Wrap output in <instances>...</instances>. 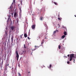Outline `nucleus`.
<instances>
[{
	"label": "nucleus",
	"instance_id": "obj_6",
	"mask_svg": "<svg viewBox=\"0 0 76 76\" xmlns=\"http://www.w3.org/2000/svg\"><path fill=\"white\" fill-rule=\"evenodd\" d=\"M64 37H65V35H64L61 37V38H62V39H64Z\"/></svg>",
	"mask_w": 76,
	"mask_h": 76
},
{
	"label": "nucleus",
	"instance_id": "obj_39",
	"mask_svg": "<svg viewBox=\"0 0 76 76\" xmlns=\"http://www.w3.org/2000/svg\"><path fill=\"white\" fill-rule=\"evenodd\" d=\"M15 1V0H13V1Z\"/></svg>",
	"mask_w": 76,
	"mask_h": 76
},
{
	"label": "nucleus",
	"instance_id": "obj_9",
	"mask_svg": "<svg viewBox=\"0 0 76 76\" xmlns=\"http://www.w3.org/2000/svg\"><path fill=\"white\" fill-rule=\"evenodd\" d=\"M40 19L41 20H42L43 19H44V18L42 17H40Z\"/></svg>",
	"mask_w": 76,
	"mask_h": 76
},
{
	"label": "nucleus",
	"instance_id": "obj_13",
	"mask_svg": "<svg viewBox=\"0 0 76 76\" xmlns=\"http://www.w3.org/2000/svg\"><path fill=\"white\" fill-rule=\"evenodd\" d=\"M74 58H76V54L74 55Z\"/></svg>",
	"mask_w": 76,
	"mask_h": 76
},
{
	"label": "nucleus",
	"instance_id": "obj_46",
	"mask_svg": "<svg viewBox=\"0 0 76 76\" xmlns=\"http://www.w3.org/2000/svg\"><path fill=\"white\" fill-rule=\"evenodd\" d=\"M18 6H19V4Z\"/></svg>",
	"mask_w": 76,
	"mask_h": 76
},
{
	"label": "nucleus",
	"instance_id": "obj_8",
	"mask_svg": "<svg viewBox=\"0 0 76 76\" xmlns=\"http://www.w3.org/2000/svg\"><path fill=\"white\" fill-rule=\"evenodd\" d=\"M10 15H9V18H8L7 22H9V19H10Z\"/></svg>",
	"mask_w": 76,
	"mask_h": 76
},
{
	"label": "nucleus",
	"instance_id": "obj_29",
	"mask_svg": "<svg viewBox=\"0 0 76 76\" xmlns=\"http://www.w3.org/2000/svg\"><path fill=\"white\" fill-rule=\"evenodd\" d=\"M10 9H12V7L11 6L10 7Z\"/></svg>",
	"mask_w": 76,
	"mask_h": 76
},
{
	"label": "nucleus",
	"instance_id": "obj_2",
	"mask_svg": "<svg viewBox=\"0 0 76 76\" xmlns=\"http://www.w3.org/2000/svg\"><path fill=\"white\" fill-rule=\"evenodd\" d=\"M17 16V12H15L14 14V17L16 18Z\"/></svg>",
	"mask_w": 76,
	"mask_h": 76
},
{
	"label": "nucleus",
	"instance_id": "obj_3",
	"mask_svg": "<svg viewBox=\"0 0 76 76\" xmlns=\"http://www.w3.org/2000/svg\"><path fill=\"white\" fill-rule=\"evenodd\" d=\"M70 58H74V54H70Z\"/></svg>",
	"mask_w": 76,
	"mask_h": 76
},
{
	"label": "nucleus",
	"instance_id": "obj_11",
	"mask_svg": "<svg viewBox=\"0 0 76 76\" xmlns=\"http://www.w3.org/2000/svg\"><path fill=\"white\" fill-rule=\"evenodd\" d=\"M52 67V65L51 64L50 65L49 67V69H51V67Z\"/></svg>",
	"mask_w": 76,
	"mask_h": 76
},
{
	"label": "nucleus",
	"instance_id": "obj_49",
	"mask_svg": "<svg viewBox=\"0 0 76 76\" xmlns=\"http://www.w3.org/2000/svg\"><path fill=\"white\" fill-rule=\"evenodd\" d=\"M5 44H6V43H5Z\"/></svg>",
	"mask_w": 76,
	"mask_h": 76
},
{
	"label": "nucleus",
	"instance_id": "obj_26",
	"mask_svg": "<svg viewBox=\"0 0 76 76\" xmlns=\"http://www.w3.org/2000/svg\"><path fill=\"white\" fill-rule=\"evenodd\" d=\"M67 64H69L70 63V62H69V61H67Z\"/></svg>",
	"mask_w": 76,
	"mask_h": 76
},
{
	"label": "nucleus",
	"instance_id": "obj_37",
	"mask_svg": "<svg viewBox=\"0 0 76 76\" xmlns=\"http://www.w3.org/2000/svg\"><path fill=\"white\" fill-rule=\"evenodd\" d=\"M7 66H9V64H7Z\"/></svg>",
	"mask_w": 76,
	"mask_h": 76
},
{
	"label": "nucleus",
	"instance_id": "obj_47",
	"mask_svg": "<svg viewBox=\"0 0 76 76\" xmlns=\"http://www.w3.org/2000/svg\"><path fill=\"white\" fill-rule=\"evenodd\" d=\"M8 41H9V40L8 39Z\"/></svg>",
	"mask_w": 76,
	"mask_h": 76
},
{
	"label": "nucleus",
	"instance_id": "obj_19",
	"mask_svg": "<svg viewBox=\"0 0 76 76\" xmlns=\"http://www.w3.org/2000/svg\"><path fill=\"white\" fill-rule=\"evenodd\" d=\"M58 19L60 21H61V18H58Z\"/></svg>",
	"mask_w": 76,
	"mask_h": 76
},
{
	"label": "nucleus",
	"instance_id": "obj_15",
	"mask_svg": "<svg viewBox=\"0 0 76 76\" xmlns=\"http://www.w3.org/2000/svg\"><path fill=\"white\" fill-rule=\"evenodd\" d=\"M18 75H19V76H21V74H20V73H19V72L18 73Z\"/></svg>",
	"mask_w": 76,
	"mask_h": 76
},
{
	"label": "nucleus",
	"instance_id": "obj_50",
	"mask_svg": "<svg viewBox=\"0 0 76 76\" xmlns=\"http://www.w3.org/2000/svg\"><path fill=\"white\" fill-rule=\"evenodd\" d=\"M5 72H4V73H5Z\"/></svg>",
	"mask_w": 76,
	"mask_h": 76
},
{
	"label": "nucleus",
	"instance_id": "obj_31",
	"mask_svg": "<svg viewBox=\"0 0 76 76\" xmlns=\"http://www.w3.org/2000/svg\"><path fill=\"white\" fill-rule=\"evenodd\" d=\"M28 39H30V38H29V37H28Z\"/></svg>",
	"mask_w": 76,
	"mask_h": 76
},
{
	"label": "nucleus",
	"instance_id": "obj_4",
	"mask_svg": "<svg viewBox=\"0 0 76 76\" xmlns=\"http://www.w3.org/2000/svg\"><path fill=\"white\" fill-rule=\"evenodd\" d=\"M31 28L33 29H35V25H33L31 26Z\"/></svg>",
	"mask_w": 76,
	"mask_h": 76
},
{
	"label": "nucleus",
	"instance_id": "obj_17",
	"mask_svg": "<svg viewBox=\"0 0 76 76\" xmlns=\"http://www.w3.org/2000/svg\"><path fill=\"white\" fill-rule=\"evenodd\" d=\"M70 58L69 59V61H71L72 60V58Z\"/></svg>",
	"mask_w": 76,
	"mask_h": 76
},
{
	"label": "nucleus",
	"instance_id": "obj_41",
	"mask_svg": "<svg viewBox=\"0 0 76 76\" xmlns=\"http://www.w3.org/2000/svg\"><path fill=\"white\" fill-rule=\"evenodd\" d=\"M42 1H43V0H41Z\"/></svg>",
	"mask_w": 76,
	"mask_h": 76
},
{
	"label": "nucleus",
	"instance_id": "obj_21",
	"mask_svg": "<svg viewBox=\"0 0 76 76\" xmlns=\"http://www.w3.org/2000/svg\"><path fill=\"white\" fill-rule=\"evenodd\" d=\"M58 48L59 49H60V48H61V46H60V45L58 46Z\"/></svg>",
	"mask_w": 76,
	"mask_h": 76
},
{
	"label": "nucleus",
	"instance_id": "obj_27",
	"mask_svg": "<svg viewBox=\"0 0 76 76\" xmlns=\"http://www.w3.org/2000/svg\"><path fill=\"white\" fill-rule=\"evenodd\" d=\"M45 66L43 65L42 66V68H43L44 67H45Z\"/></svg>",
	"mask_w": 76,
	"mask_h": 76
},
{
	"label": "nucleus",
	"instance_id": "obj_24",
	"mask_svg": "<svg viewBox=\"0 0 76 76\" xmlns=\"http://www.w3.org/2000/svg\"><path fill=\"white\" fill-rule=\"evenodd\" d=\"M58 28L60 27V25H59V24H58Z\"/></svg>",
	"mask_w": 76,
	"mask_h": 76
},
{
	"label": "nucleus",
	"instance_id": "obj_5",
	"mask_svg": "<svg viewBox=\"0 0 76 76\" xmlns=\"http://www.w3.org/2000/svg\"><path fill=\"white\" fill-rule=\"evenodd\" d=\"M24 36L25 38H26V37H28V35H27V34H26L25 33L24 34Z\"/></svg>",
	"mask_w": 76,
	"mask_h": 76
},
{
	"label": "nucleus",
	"instance_id": "obj_7",
	"mask_svg": "<svg viewBox=\"0 0 76 76\" xmlns=\"http://www.w3.org/2000/svg\"><path fill=\"white\" fill-rule=\"evenodd\" d=\"M15 28V27L13 26H12L11 28V30H13Z\"/></svg>",
	"mask_w": 76,
	"mask_h": 76
},
{
	"label": "nucleus",
	"instance_id": "obj_18",
	"mask_svg": "<svg viewBox=\"0 0 76 76\" xmlns=\"http://www.w3.org/2000/svg\"><path fill=\"white\" fill-rule=\"evenodd\" d=\"M54 3L56 5H57V4H58L57 3H56L55 2H54Z\"/></svg>",
	"mask_w": 76,
	"mask_h": 76
},
{
	"label": "nucleus",
	"instance_id": "obj_34",
	"mask_svg": "<svg viewBox=\"0 0 76 76\" xmlns=\"http://www.w3.org/2000/svg\"><path fill=\"white\" fill-rule=\"evenodd\" d=\"M1 57L0 56V61H1Z\"/></svg>",
	"mask_w": 76,
	"mask_h": 76
},
{
	"label": "nucleus",
	"instance_id": "obj_43",
	"mask_svg": "<svg viewBox=\"0 0 76 76\" xmlns=\"http://www.w3.org/2000/svg\"><path fill=\"white\" fill-rule=\"evenodd\" d=\"M75 17H76V16L75 15Z\"/></svg>",
	"mask_w": 76,
	"mask_h": 76
},
{
	"label": "nucleus",
	"instance_id": "obj_42",
	"mask_svg": "<svg viewBox=\"0 0 76 76\" xmlns=\"http://www.w3.org/2000/svg\"><path fill=\"white\" fill-rule=\"evenodd\" d=\"M74 61H75V59H74Z\"/></svg>",
	"mask_w": 76,
	"mask_h": 76
},
{
	"label": "nucleus",
	"instance_id": "obj_14",
	"mask_svg": "<svg viewBox=\"0 0 76 76\" xmlns=\"http://www.w3.org/2000/svg\"><path fill=\"white\" fill-rule=\"evenodd\" d=\"M7 66H6L5 67V69L4 70H5L6 71V70H7Z\"/></svg>",
	"mask_w": 76,
	"mask_h": 76
},
{
	"label": "nucleus",
	"instance_id": "obj_25",
	"mask_svg": "<svg viewBox=\"0 0 76 76\" xmlns=\"http://www.w3.org/2000/svg\"><path fill=\"white\" fill-rule=\"evenodd\" d=\"M36 50V49H32V51H35Z\"/></svg>",
	"mask_w": 76,
	"mask_h": 76
},
{
	"label": "nucleus",
	"instance_id": "obj_30",
	"mask_svg": "<svg viewBox=\"0 0 76 76\" xmlns=\"http://www.w3.org/2000/svg\"><path fill=\"white\" fill-rule=\"evenodd\" d=\"M20 38H21V39H22V35H20Z\"/></svg>",
	"mask_w": 76,
	"mask_h": 76
},
{
	"label": "nucleus",
	"instance_id": "obj_36",
	"mask_svg": "<svg viewBox=\"0 0 76 76\" xmlns=\"http://www.w3.org/2000/svg\"><path fill=\"white\" fill-rule=\"evenodd\" d=\"M18 66H19V67H20V65L19 64H18Z\"/></svg>",
	"mask_w": 76,
	"mask_h": 76
},
{
	"label": "nucleus",
	"instance_id": "obj_44",
	"mask_svg": "<svg viewBox=\"0 0 76 76\" xmlns=\"http://www.w3.org/2000/svg\"><path fill=\"white\" fill-rule=\"evenodd\" d=\"M74 63H75V61H74Z\"/></svg>",
	"mask_w": 76,
	"mask_h": 76
},
{
	"label": "nucleus",
	"instance_id": "obj_12",
	"mask_svg": "<svg viewBox=\"0 0 76 76\" xmlns=\"http://www.w3.org/2000/svg\"><path fill=\"white\" fill-rule=\"evenodd\" d=\"M58 30H56L54 31L53 32V34H56V31H58Z\"/></svg>",
	"mask_w": 76,
	"mask_h": 76
},
{
	"label": "nucleus",
	"instance_id": "obj_38",
	"mask_svg": "<svg viewBox=\"0 0 76 76\" xmlns=\"http://www.w3.org/2000/svg\"><path fill=\"white\" fill-rule=\"evenodd\" d=\"M28 73H30V72H28Z\"/></svg>",
	"mask_w": 76,
	"mask_h": 76
},
{
	"label": "nucleus",
	"instance_id": "obj_23",
	"mask_svg": "<svg viewBox=\"0 0 76 76\" xmlns=\"http://www.w3.org/2000/svg\"><path fill=\"white\" fill-rule=\"evenodd\" d=\"M13 12L12 13H11V15L13 17Z\"/></svg>",
	"mask_w": 76,
	"mask_h": 76
},
{
	"label": "nucleus",
	"instance_id": "obj_20",
	"mask_svg": "<svg viewBox=\"0 0 76 76\" xmlns=\"http://www.w3.org/2000/svg\"><path fill=\"white\" fill-rule=\"evenodd\" d=\"M19 9L20 10V12H22V10H21V8H20Z\"/></svg>",
	"mask_w": 76,
	"mask_h": 76
},
{
	"label": "nucleus",
	"instance_id": "obj_48",
	"mask_svg": "<svg viewBox=\"0 0 76 76\" xmlns=\"http://www.w3.org/2000/svg\"><path fill=\"white\" fill-rule=\"evenodd\" d=\"M22 35H23V34H22Z\"/></svg>",
	"mask_w": 76,
	"mask_h": 76
},
{
	"label": "nucleus",
	"instance_id": "obj_16",
	"mask_svg": "<svg viewBox=\"0 0 76 76\" xmlns=\"http://www.w3.org/2000/svg\"><path fill=\"white\" fill-rule=\"evenodd\" d=\"M13 36H12V38H11V39H12V42H13Z\"/></svg>",
	"mask_w": 76,
	"mask_h": 76
},
{
	"label": "nucleus",
	"instance_id": "obj_28",
	"mask_svg": "<svg viewBox=\"0 0 76 76\" xmlns=\"http://www.w3.org/2000/svg\"><path fill=\"white\" fill-rule=\"evenodd\" d=\"M13 69H14L13 68H12V69L11 70H12V71H13Z\"/></svg>",
	"mask_w": 76,
	"mask_h": 76
},
{
	"label": "nucleus",
	"instance_id": "obj_32",
	"mask_svg": "<svg viewBox=\"0 0 76 76\" xmlns=\"http://www.w3.org/2000/svg\"><path fill=\"white\" fill-rule=\"evenodd\" d=\"M69 56H70V55L69 54L67 56L68 57H69Z\"/></svg>",
	"mask_w": 76,
	"mask_h": 76
},
{
	"label": "nucleus",
	"instance_id": "obj_40",
	"mask_svg": "<svg viewBox=\"0 0 76 76\" xmlns=\"http://www.w3.org/2000/svg\"><path fill=\"white\" fill-rule=\"evenodd\" d=\"M35 47L36 48H37V46H35Z\"/></svg>",
	"mask_w": 76,
	"mask_h": 76
},
{
	"label": "nucleus",
	"instance_id": "obj_35",
	"mask_svg": "<svg viewBox=\"0 0 76 76\" xmlns=\"http://www.w3.org/2000/svg\"><path fill=\"white\" fill-rule=\"evenodd\" d=\"M45 39H47V37H46L45 38Z\"/></svg>",
	"mask_w": 76,
	"mask_h": 76
},
{
	"label": "nucleus",
	"instance_id": "obj_45",
	"mask_svg": "<svg viewBox=\"0 0 76 76\" xmlns=\"http://www.w3.org/2000/svg\"><path fill=\"white\" fill-rule=\"evenodd\" d=\"M42 9H44V8L43 7V8H42Z\"/></svg>",
	"mask_w": 76,
	"mask_h": 76
},
{
	"label": "nucleus",
	"instance_id": "obj_33",
	"mask_svg": "<svg viewBox=\"0 0 76 76\" xmlns=\"http://www.w3.org/2000/svg\"><path fill=\"white\" fill-rule=\"evenodd\" d=\"M42 44H43V41H42Z\"/></svg>",
	"mask_w": 76,
	"mask_h": 76
},
{
	"label": "nucleus",
	"instance_id": "obj_10",
	"mask_svg": "<svg viewBox=\"0 0 76 76\" xmlns=\"http://www.w3.org/2000/svg\"><path fill=\"white\" fill-rule=\"evenodd\" d=\"M64 35H67V33H66V32L64 31Z\"/></svg>",
	"mask_w": 76,
	"mask_h": 76
},
{
	"label": "nucleus",
	"instance_id": "obj_22",
	"mask_svg": "<svg viewBox=\"0 0 76 76\" xmlns=\"http://www.w3.org/2000/svg\"><path fill=\"white\" fill-rule=\"evenodd\" d=\"M24 48H26V46H25V44H24Z\"/></svg>",
	"mask_w": 76,
	"mask_h": 76
},
{
	"label": "nucleus",
	"instance_id": "obj_1",
	"mask_svg": "<svg viewBox=\"0 0 76 76\" xmlns=\"http://www.w3.org/2000/svg\"><path fill=\"white\" fill-rule=\"evenodd\" d=\"M15 53H16V57L17 58L18 61V60L19 59V54H18V51L17 50L16 51H15Z\"/></svg>",
	"mask_w": 76,
	"mask_h": 76
}]
</instances>
